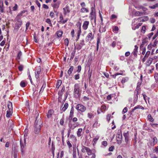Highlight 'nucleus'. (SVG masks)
Wrapping results in <instances>:
<instances>
[{
    "instance_id": "f257e3e1",
    "label": "nucleus",
    "mask_w": 158,
    "mask_h": 158,
    "mask_svg": "<svg viewBox=\"0 0 158 158\" xmlns=\"http://www.w3.org/2000/svg\"><path fill=\"white\" fill-rule=\"evenodd\" d=\"M38 118V116H37L35 118V131L36 134H38L40 131L41 127V125L42 123L40 118H39L37 120Z\"/></svg>"
},
{
    "instance_id": "f03ea898",
    "label": "nucleus",
    "mask_w": 158,
    "mask_h": 158,
    "mask_svg": "<svg viewBox=\"0 0 158 158\" xmlns=\"http://www.w3.org/2000/svg\"><path fill=\"white\" fill-rule=\"evenodd\" d=\"M81 90L79 84H76L74 87V95L76 98H79L81 95Z\"/></svg>"
},
{
    "instance_id": "7ed1b4c3",
    "label": "nucleus",
    "mask_w": 158,
    "mask_h": 158,
    "mask_svg": "<svg viewBox=\"0 0 158 158\" xmlns=\"http://www.w3.org/2000/svg\"><path fill=\"white\" fill-rule=\"evenodd\" d=\"M75 108L79 112H84L86 110L85 106L82 104H78L76 106Z\"/></svg>"
},
{
    "instance_id": "20e7f679",
    "label": "nucleus",
    "mask_w": 158,
    "mask_h": 158,
    "mask_svg": "<svg viewBox=\"0 0 158 158\" xmlns=\"http://www.w3.org/2000/svg\"><path fill=\"white\" fill-rule=\"evenodd\" d=\"M20 149L21 155L23 156L25 152L26 145V140L24 139V142H23L21 139H20Z\"/></svg>"
},
{
    "instance_id": "39448f33",
    "label": "nucleus",
    "mask_w": 158,
    "mask_h": 158,
    "mask_svg": "<svg viewBox=\"0 0 158 158\" xmlns=\"http://www.w3.org/2000/svg\"><path fill=\"white\" fill-rule=\"evenodd\" d=\"M81 151L83 153H85L86 152L88 156L91 155L92 154L91 150L89 148L84 146H82Z\"/></svg>"
},
{
    "instance_id": "423d86ee",
    "label": "nucleus",
    "mask_w": 158,
    "mask_h": 158,
    "mask_svg": "<svg viewBox=\"0 0 158 158\" xmlns=\"http://www.w3.org/2000/svg\"><path fill=\"white\" fill-rule=\"evenodd\" d=\"M138 85L134 91V102H136L138 99V95L139 94V88H138Z\"/></svg>"
},
{
    "instance_id": "0eeeda50",
    "label": "nucleus",
    "mask_w": 158,
    "mask_h": 158,
    "mask_svg": "<svg viewBox=\"0 0 158 158\" xmlns=\"http://www.w3.org/2000/svg\"><path fill=\"white\" fill-rule=\"evenodd\" d=\"M77 27L78 28V29L77 31V38L76 39V41H77L79 38V37L81 35V23L80 22H78L77 23Z\"/></svg>"
},
{
    "instance_id": "6e6552de",
    "label": "nucleus",
    "mask_w": 158,
    "mask_h": 158,
    "mask_svg": "<svg viewBox=\"0 0 158 158\" xmlns=\"http://www.w3.org/2000/svg\"><path fill=\"white\" fill-rule=\"evenodd\" d=\"M79 123L78 122L73 123H69V127L70 129H74L76 127H78L79 125Z\"/></svg>"
},
{
    "instance_id": "1a4fd4ad",
    "label": "nucleus",
    "mask_w": 158,
    "mask_h": 158,
    "mask_svg": "<svg viewBox=\"0 0 158 158\" xmlns=\"http://www.w3.org/2000/svg\"><path fill=\"white\" fill-rule=\"evenodd\" d=\"M17 22L16 23L15 28L18 30L22 24V21L21 19H16Z\"/></svg>"
},
{
    "instance_id": "9d476101",
    "label": "nucleus",
    "mask_w": 158,
    "mask_h": 158,
    "mask_svg": "<svg viewBox=\"0 0 158 158\" xmlns=\"http://www.w3.org/2000/svg\"><path fill=\"white\" fill-rule=\"evenodd\" d=\"M41 71V68L39 67L35 70V77L36 79H38L39 77V74L40 73Z\"/></svg>"
},
{
    "instance_id": "9b49d317",
    "label": "nucleus",
    "mask_w": 158,
    "mask_h": 158,
    "mask_svg": "<svg viewBox=\"0 0 158 158\" xmlns=\"http://www.w3.org/2000/svg\"><path fill=\"white\" fill-rule=\"evenodd\" d=\"M94 39V35H93L91 32L89 33L88 34L87 36L85 38L86 41H88L89 40H91Z\"/></svg>"
},
{
    "instance_id": "f8f14e48",
    "label": "nucleus",
    "mask_w": 158,
    "mask_h": 158,
    "mask_svg": "<svg viewBox=\"0 0 158 158\" xmlns=\"http://www.w3.org/2000/svg\"><path fill=\"white\" fill-rule=\"evenodd\" d=\"M63 10H64V15H66L67 13H69L70 12L69 7L68 5L63 8Z\"/></svg>"
},
{
    "instance_id": "ddd939ff",
    "label": "nucleus",
    "mask_w": 158,
    "mask_h": 158,
    "mask_svg": "<svg viewBox=\"0 0 158 158\" xmlns=\"http://www.w3.org/2000/svg\"><path fill=\"white\" fill-rule=\"evenodd\" d=\"M54 111L52 110H49L47 113L46 116L48 118H51L52 116Z\"/></svg>"
},
{
    "instance_id": "4468645a",
    "label": "nucleus",
    "mask_w": 158,
    "mask_h": 158,
    "mask_svg": "<svg viewBox=\"0 0 158 158\" xmlns=\"http://www.w3.org/2000/svg\"><path fill=\"white\" fill-rule=\"evenodd\" d=\"M59 23L62 24H64L66 23L68 20V18H66L65 20H63V17L62 15L61 14L59 17Z\"/></svg>"
},
{
    "instance_id": "2eb2a0df",
    "label": "nucleus",
    "mask_w": 158,
    "mask_h": 158,
    "mask_svg": "<svg viewBox=\"0 0 158 158\" xmlns=\"http://www.w3.org/2000/svg\"><path fill=\"white\" fill-rule=\"evenodd\" d=\"M153 58L151 57H149L145 63V64L147 66H149L152 63Z\"/></svg>"
},
{
    "instance_id": "dca6fc26",
    "label": "nucleus",
    "mask_w": 158,
    "mask_h": 158,
    "mask_svg": "<svg viewBox=\"0 0 158 158\" xmlns=\"http://www.w3.org/2000/svg\"><path fill=\"white\" fill-rule=\"evenodd\" d=\"M8 109H9V110L7 111L6 117L8 118H9L10 117V115H11V112L12 111V106H11V108H10L9 107V105H8Z\"/></svg>"
},
{
    "instance_id": "f3484780",
    "label": "nucleus",
    "mask_w": 158,
    "mask_h": 158,
    "mask_svg": "<svg viewBox=\"0 0 158 158\" xmlns=\"http://www.w3.org/2000/svg\"><path fill=\"white\" fill-rule=\"evenodd\" d=\"M89 22L87 21H84L82 25V28L84 30H86L88 28Z\"/></svg>"
},
{
    "instance_id": "a211bd4d",
    "label": "nucleus",
    "mask_w": 158,
    "mask_h": 158,
    "mask_svg": "<svg viewBox=\"0 0 158 158\" xmlns=\"http://www.w3.org/2000/svg\"><path fill=\"white\" fill-rule=\"evenodd\" d=\"M148 19V16H145L143 17L142 18V17L138 18L137 19H134V22L135 20H140V21L145 22L147 21Z\"/></svg>"
},
{
    "instance_id": "6ab92c4d",
    "label": "nucleus",
    "mask_w": 158,
    "mask_h": 158,
    "mask_svg": "<svg viewBox=\"0 0 158 158\" xmlns=\"http://www.w3.org/2000/svg\"><path fill=\"white\" fill-rule=\"evenodd\" d=\"M90 18L91 20L94 19V22L95 23L96 21V18L95 12H90Z\"/></svg>"
},
{
    "instance_id": "aec40b11",
    "label": "nucleus",
    "mask_w": 158,
    "mask_h": 158,
    "mask_svg": "<svg viewBox=\"0 0 158 158\" xmlns=\"http://www.w3.org/2000/svg\"><path fill=\"white\" fill-rule=\"evenodd\" d=\"M69 106V104L67 103H65L64 105V106L61 109V113L65 111L67 109Z\"/></svg>"
},
{
    "instance_id": "412c9836",
    "label": "nucleus",
    "mask_w": 158,
    "mask_h": 158,
    "mask_svg": "<svg viewBox=\"0 0 158 158\" xmlns=\"http://www.w3.org/2000/svg\"><path fill=\"white\" fill-rule=\"evenodd\" d=\"M73 114H74V108L73 107H72L71 108V109L70 115H69V119L71 120L72 119V118H73Z\"/></svg>"
},
{
    "instance_id": "4be33fe9",
    "label": "nucleus",
    "mask_w": 158,
    "mask_h": 158,
    "mask_svg": "<svg viewBox=\"0 0 158 158\" xmlns=\"http://www.w3.org/2000/svg\"><path fill=\"white\" fill-rule=\"evenodd\" d=\"M145 15V12H141L139 11H136L135 13V15L136 16H140Z\"/></svg>"
},
{
    "instance_id": "5701e85b",
    "label": "nucleus",
    "mask_w": 158,
    "mask_h": 158,
    "mask_svg": "<svg viewBox=\"0 0 158 158\" xmlns=\"http://www.w3.org/2000/svg\"><path fill=\"white\" fill-rule=\"evenodd\" d=\"M123 136L125 138L126 142L127 143L129 140V134L128 132L124 133L123 134Z\"/></svg>"
},
{
    "instance_id": "b1692460",
    "label": "nucleus",
    "mask_w": 158,
    "mask_h": 158,
    "mask_svg": "<svg viewBox=\"0 0 158 158\" xmlns=\"http://www.w3.org/2000/svg\"><path fill=\"white\" fill-rule=\"evenodd\" d=\"M3 2L1 0H0V11L1 13L4 12Z\"/></svg>"
},
{
    "instance_id": "393cba45",
    "label": "nucleus",
    "mask_w": 158,
    "mask_h": 158,
    "mask_svg": "<svg viewBox=\"0 0 158 158\" xmlns=\"http://www.w3.org/2000/svg\"><path fill=\"white\" fill-rule=\"evenodd\" d=\"M82 128H79L78 129L77 132V135L78 137H80L82 135Z\"/></svg>"
},
{
    "instance_id": "a878e982",
    "label": "nucleus",
    "mask_w": 158,
    "mask_h": 158,
    "mask_svg": "<svg viewBox=\"0 0 158 158\" xmlns=\"http://www.w3.org/2000/svg\"><path fill=\"white\" fill-rule=\"evenodd\" d=\"M138 47L137 45L135 46V48L134 49L133 54L134 56H137V54L138 52Z\"/></svg>"
},
{
    "instance_id": "bb28decb",
    "label": "nucleus",
    "mask_w": 158,
    "mask_h": 158,
    "mask_svg": "<svg viewBox=\"0 0 158 158\" xmlns=\"http://www.w3.org/2000/svg\"><path fill=\"white\" fill-rule=\"evenodd\" d=\"M62 81L60 80H58L57 81V83L56 85V87L57 89H59L60 86L62 84Z\"/></svg>"
},
{
    "instance_id": "cd10ccee",
    "label": "nucleus",
    "mask_w": 158,
    "mask_h": 158,
    "mask_svg": "<svg viewBox=\"0 0 158 158\" xmlns=\"http://www.w3.org/2000/svg\"><path fill=\"white\" fill-rule=\"evenodd\" d=\"M80 11L82 13H88L89 10L86 8L83 7L81 9Z\"/></svg>"
},
{
    "instance_id": "c85d7f7f",
    "label": "nucleus",
    "mask_w": 158,
    "mask_h": 158,
    "mask_svg": "<svg viewBox=\"0 0 158 158\" xmlns=\"http://www.w3.org/2000/svg\"><path fill=\"white\" fill-rule=\"evenodd\" d=\"M129 80V78L128 77H126L123 78L121 82L122 84H124L127 82Z\"/></svg>"
},
{
    "instance_id": "c756f323",
    "label": "nucleus",
    "mask_w": 158,
    "mask_h": 158,
    "mask_svg": "<svg viewBox=\"0 0 158 158\" xmlns=\"http://www.w3.org/2000/svg\"><path fill=\"white\" fill-rule=\"evenodd\" d=\"M141 109L142 110H144V108L142 106H140V105H138L135 107L133 109H132V111H134L135 110H136V109Z\"/></svg>"
},
{
    "instance_id": "7c9ffc66",
    "label": "nucleus",
    "mask_w": 158,
    "mask_h": 158,
    "mask_svg": "<svg viewBox=\"0 0 158 158\" xmlns=\"http://www.w3.org/2000/svg\"><path fill=\"white\" fill-rule=\"evenodd\" d=\"M87 117L89 119H92L94 117V115L93 113L91 112H89L87 114Z\"/></svg>"
},
{
    "instance_id": "2f4dec72",
    "label": "nucleus",
    "mask_w": 158,
    "mask_h": 158,
    "mask_svg": "<svg viewBox=\"0 0 158 158\" xmlns=\"http://www.w3.org/2000/svg\"><path fill=\"white\" fill-rule=\"evenodd\" d=\"M63 34V31H62L59 30L56 33L57 36L58 37H60L62 36Z\"/></svg>"
},
{
    "instance_id": "473e14b6",
    "label": "nucleus",
    "mask_w": 158,
    "mask_h": 158,
    "mask_svg": "<svg viewBox=\"0 0 158 158\" xmlns=\"http://www.w3.org/2000/svg\"><path fill=\"white\" fill-rule=\"evenodd\" d=\"M60 4L59 3H55L53 4H52V6L53 7L54 9H57L59 6Z\"/></svg>"
},
{
    "instance_id": "72a5a7b5",
    "label": "nucleus",
    "mask_w": 158,
    "mask_h": 158,
    "mask_svg": "<svg viewBox=\"0 0 158 158\" xmlns=\"http://www.w3.org/2000/svg\"><path fill=\"white\" fill-rule=\"evenodd\" d=\"M153 143H152L151 144V145L154 146L155 145L157 142V139L156 137H154L153 139Z\"/></svg>"
},
{
    "instance_id": "f704fd0d",
    "label": "nucleus",
    "mask_w": 158,
    "mask_h": 158,
    "mask_svg": "<svg viewBox=\"0 0 158 158\" xmlns=\"http://www.w3.org/2000/svg\"><path fill=\"white\" fill-rule=\"evenodd\" d=\"M117 140L118 139L119 140L120 143H121L122 141V135H118L117 136Z\"/></svg>"
},
{
    "instance_id": "c9c22d12",
    "label": "nucleus",
    "mask_w": 158,
    "mask_h": 158,
    "mask_svg": "<svg viewBox=\"0 0 158 158\" xmlns=\"http://www.w3.org/2000/svg\"><path fill=\"white\" fill-rule=\"evenodd\" d=\"M123 73H117L115 74L111 75V76H112L113 78H115L118 75H123Z\"/></svg>"
},
{
    "instance_id": "e433bc0d",
    "label": "nucleus",
    "mask_w": 158,
    "mask_h": 158,
    "mask_svg": "<svg viewBox=\"0 0 158 158\" xmlns=\"http://www.w3.org/2000/svg\"><path fill=\"white\" fill-rule=\"evenodd\" d=\"M73 69V66H71L70 68L69 69L68 71V73L69 75L71 74Z\"/></svg>"
},
{
    "instance_id": "4c0bfd02",
    "label": "nucleus",
    "mask_w": 158,
    "mask_h": 158,
    "mask_svg": "<svg viewBox=\"0 0 158 158\" xmlns=\"http://www.w3.org/2000/svg\"><path fill=\"white\" fill-rule=\"evenodd\" d=\"M158 7V3H156L152 6H149V7L151 9H155L156 8Z\"/></svg>"
},
{
    "instance_id": "58836bf2",
    "label": "nucleus",
    "mask_w": 158,
    "mask_h": 158,
    "mask_svg": "<svg viewBox=\"0 0 158 158\" xmlns=\"http://www.w3.org/2000/svg\"><path fill=\"white\" fill-rule=\"evenodd\" d=\"M148 120L149 121H150L151 122H153L154 121V119L152 117L151 115L150 114H149L148 115Z\"/></svg>"
},
{
    "instance_id": "ea45409f",
    "label": "nucleus",
    "mask_w": 158,
    "mask_h": 158,
    "mask_svg": "<svg viewBox=\"0 0 158 158\" xmlns=\"http://www.w3.org/2000/svg\"><path fill=\"white\" fill-rule=\"evenodd\" d=\"M77 152L76 151V149H73V158H77Z\"/></svg>"
},
{
    "instance_id": "a19ab883",
    "label": "nucleus",
    "mask_w": 158,
    "mask_h": 158,
    "mask_svg": "<svg viewBox=\"0 0 158 158\" xmlns=\"http://www.w3.org/2000/svg\"><path fill=\"white\" fill-rule=\"evenodd\" d=\"M45 22L48 23L49 24L50 26L52 27V24L51 22L50 19H46Z\"/></svg>"
},
{
    "instance_id": "79ce46f5",
    "label": "nucleus",
    "mask_w": 158,
    "mask_h": 158,
    "mask_svg": "<svg viewBox=\"0 0 158 158\" xmlns=\"http://www.w3.org/2000/svg\"><path fill=\"white\" fill-rule=\"evenodd\" d=\"M20 86L22 87H24L26 86V84L24 81H22L20 83Z\"/></svg>"
},
{
    "instance_id": "37998d69",
    "label": "nucleus",
    "mask_w": 158,
    "mask_h": 158,
    "mask_svg": "<svg viewBox=\"0 0 158 158\" xmlns=\"http://www.w3.org/2000/svg\"><path fill=\"white\" fill-rule=\"evenodd\" d=\"M75 46L76 47L77 49L78 50H79L81 49L82 47V46L81 45L78 44H77L76 46Z\"/></svg>"
},
{
    "instance_id": "c03bdc74",
    "label": "nucleus",
    "mask_w": 158,
    "mask_h": 158,
    "mask_svg": "<svg viewBox=\"0 0 158 158\" xmlns=\"http://www.w3.org/2000/svg\"><path fill=\"white\" fill-rule=\"evenodd\" d=\"M63 93L61 92L60 91H59L58 92V95H59V97H58V99L59 100L60 99H61L62 96L63 94Z\"/></svg>"
},
{
    "instance_id": "a18cd8bd",
    "label": "nucleus",
    "mask_w": 158,
    "mask_h": 158,
    "mask_svg": "<svg viewBox=\"0 0 158 158\" xmlns=\"http://www.w3.org/2000/svg\"><path fill=\"white\" fill-rule=\"evenodd\" d=\"M22 15L23 14L21 12L19 13L16 17V19H21L20 18H21Z\"/></svg>"
},
{
    "instance_id": "49530a36",
    "label": "nucleus",
    "mask_w": 158,
    "mask_h": 158,
    "mask_svg": "<svg viewBox=\"0 0 158 158\" xmlns=\"http://www.w3.org/2000/svg\"><path fill=\"white\" fill-rule=\"evenodd\" d=\"M113 31H118L119 29L118 27L116 26H115L113 27L112 28Z\"/></svg>"
},
{
    "instance_id": "de8ad7c7",
    "label": "nucleus",
    "mask_w": 158,
    "mask_h": 158,
    "mask_svg": "<svg viewBox=\"0 0 158 158\" xmlns=\"http://www.w3.org/2000/svg\"><path fill=\"white\" fill-rule=\"evenodd\" d=\"M106 31V29L105 28L103 27H100L99 28V31L100 33H102Z\"/></svg>"
},
{
    "instance_id": "09e8293b",
    "label": "nucleus",
    "mask_w": 158,
    "mask_h": 158,
    "mask_svg": "<svg viewBox=\"0 0 158 158\" xmlns=\"http://www.w3.org/2000/svg\"><path fill=\"white\" fill-rule=\"evenodd\" d=\"M153 150L154 152H156V153H158V146L155 147L154 148L152 149Z\"/></svg>"
},
{
    "instance_id": "8fccbe9b",
    "label": "nucleus",
    "mask_w": 158,
    "mask_h": 158,
    "mask_svg": "<svg viewBox=\"0 0 158 158\" xmlns=\"http://www.w3.org/2000/svg\"><path fill=\"white\" fill-rule=\"evenodd\" d=\"M75 53L72 52L70 56V60H72L73 58V57L75 56Z\"/></svg>"
},
{
    "instance_id": "3c124183",
    "label": "nucleus",
    "mask_w": 158,
    "mask_h": 158,
    "mask_svg": "<svg viewBox=\"0 0 158 158\" xmlns=\"http://www.w3.org/2000/svg\"><path fill=\"white\" fill-rule=\"evenodd\" d=\"M154 78L156 82L158 81V73L155 74L154 75Z\"/></svg>"
},
{
    "instance_id": "603ef678",
    "label": "nucleus",
    "mask_w": 158,
    "mask_h": 158,
    "mask_svg": "<svg viewBox=\"0 0 158 158\" xmlns=\"http://www.w3.org/2000/svg\"><path fill=\"white\" fill-rule=\"evenodd\" d=\"M150 52L149 51H147L144 56V57L148 58L149 56Z\"/></svg>"
},
{
    "instance_id": "864d4df0",
    "label": "nucleus",
    "mask_w": 158,
    "mask_h": 158,
    "mask_svg": "<svg viewBox=\"0 0 158 158\" xmlns=\"http://www.w3.org/2000/svg\"><path fill=\"white\" fill-rule=\"evenodd\" d=\"M146 30V27L145 26H143L142 27V29L141 30V31L142 32L144 33H145Z\"/></svg>"
},
{
    "instance_id": "5fc2aeb1",
    "label": "nucleus",
    "mask_w": 158,
    "mask_h": 158,
    "mask_svg": "<svg viewBox=\"0 0 158 158\" xmlns=\"http://www.w3.org/2000/svg\"><path fill=\"white\" fill-rule=\"evenodd\" d=\"M83 100L84 101H86L89 99V98L86 96H85L83 98Z\"/></svg>"
},
{
    "instance_id": "6e6d98bb",
    "label": "nucleus",
    "mask_w": 158,
    "mask_h": 158,
    "mask_svg": "<svg viewBox=\"0 0 158 158\" xmlns=\"http://www.w3.org/2000/svg\"><path fill=\"white\" fill-rule=\"evenodd\" d=\"M23 66L22 65H20L18 67V69L19 71H21L23 70Z\"/></svg>"
},
{
    "instance_id": "4d7b16f0",
    "label": "nucleus",
    "mask_w": 158,
    "mask_h": 158,
    "mask_svg": "<svg viewBox=\"0 0 158 158\" xmlns=\"http://www.w3.org/2000/svg\"><path fill=\"white\" fill-rule=\"evenodd\" d=\"M106 106L105 105H102L101 108V110H104L105 111L106 110Z\"/></svg>"
},
{
    "instance_id": "13d9d810",
    "label": "nucleus",
    "mask_w": 158,
    "mask_h": 158,
    "mask_svg": "<svg viewBox=\"0 0 158 158\" xmlns=\"http://www.w3.org/2000/svg\"><path fill=\"white\" fill-rule=\"evenodd\" d=\"M22 55V52L21 51L19 52L17 56V58H18L19 59H20V57Z\"/></svg>"
},
{
    "instance_id": "bf43d9fd",
    "label": "nucleus",
    "mask_w": 158,
    "mask_h": 158,
    "mask_svg": "<svg viewBox=\"0 0 158 158\" xmlns=\"http://www.w3.org/2000/svg\"><path fill=\"white\" fill-rule=\"evenodd\" d=\"M18 156V153L17 152H14L13 154L14 158H17Z\"/></svg>"
},
{
    "instance_id": "052dcab7",
    "label": "nucleus",
    "mask_w": 158,
    "mask_h": 158,
    "mask_svg": "<svg viewBox=\"0 0 158 158\" xmlns=\"http://www.w3.org/2000/svg\"><path fill=\"white\" fill-rule=\"evenodd\" d=\"M150 156L151 158H157L156 155L153 153H152V154H150Z\"/></svg>"
},
{
    "instance_id": "680f3d73",
    "label": "nucleus",
    "mask_w": 158,
    "mask_h": 158,
    "mask_svg": "<svg viewBox=\"0 0 158 158\" xmlns=\"http://www.w3.org/2000/svg\"><path fill=\"white\" fill-rule=\"evenodd\" d=\"M67 143L69 148L72 147V145L69 141H67Z\"/></svg>"
},
{
    "instance_id": "e2e57ef3",
    "label": "nucleus",
    "mask_w": 158,
    "mask_h": 158,
    "mask_svg": "<svg viewBox=\"0 0 158 158\" xmlns=\"http://www.w3.org/2000/svg\"><path fill=\"white\" fill-rule=\"evenodd\" d=\"M18 8V5L17 4H15V6L12 8V9L14 11L16 10Z\"/></svg>"
},
{
    "instance_id": "0e129e2a",
    "label": "nucleus",
    "mask_w": 158,
    "mask_h": 158,
    "mask_svg": "<svg viewBox=\"0 0 158 158\" xmlns=\"http://www.w3.org/2000/svg\"><path fill=\"white\" fill-rule=\"evenodd\" d=\"M80 44L82 46L85 45L84 43V40H80Z\"/></svg>"
},
{
    "instance_id": "69168bd1",
    "label": "nucleus",
    "mask_w": 158,
    "mask_h": 158,
    "mask_svg": "<svg viewBox=\"0 0 158 158\" xmlns=\"http://www.w3.org/2000/svg\"><path fill=\"white\" fill-rule=\"evenodd\" d=\"M99 139V137L97 136L95 138H94L93 140V141L94 143H96V141L98 140Z\"/></svg>"
},
{
    "instance_id": "338daca9",
    "label": "nucleus",
    "mask_w": 158,
    "mask_h": 158,
    "mask_svg": "<svg viewBox=\"0 0 158 158\" xmlns=\"http://www.w3.org/2000/svg\"><path fill=\"white\" fill-rule=\"evenodd\" d=\"M79 74H76L74 76L75 79L76 80H78L80 78Z\"/></svg>"
},
{
    "instance_id": "774afa93",
    "label": "nucleus",
    "mask_w": 158,
    "mask_h": 158,
    "mask_svg": "<svg viewBox=\"0 0 158 158\" xmlns=\"http://www.w3.org/2000/svg\"><path fill=\"white\" fill-rule=\"evenodd\" d=\"M127 107H125L123 110L122 113L123 114L127 112Z\"/></svg>"
}]
</instances>
